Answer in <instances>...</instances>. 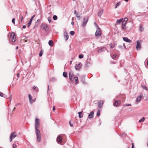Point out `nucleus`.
I'll return each mask as SVG.
<instances>
[{"mask_svg":"<svg viewBox=\"0 0 148 148\" xmlns=\"http://www.w3.org/2000/svg\"><path fill=\"white\" fill-rule=\"evenodd\" d=\"M40 125V123L38 119L36 118L35 122V131L37 140L38 142H40L41 139L40 132L39 130L38 129V128L39 127Z\"/></svg>","mask_w":148,"mask_h":148,"instance_id":"f257e3e1","label":"nucleus"},{"mask_svg":"<svg viewBox=\"0 0 148 148\" xmlns=\"http://www.w3.org/2000/svg\"><path fill=\"white\" fill-rule=\"evenodd\" d=\"M69 76L70 81L71 82L73 81L75 77L73 72L72 71H69Z\"/></svg>","mask_w":148,"mask_h":148,"instance_id":"f03ea898","label":"nucleus"},{"mask_svg":"<svg viewBox=\"0 0 148 148\" xmlns=\"http://www.w3.org/2000/svg\"><path fill=\"white\" fill-rule=\"evenodd\" d=\"M88 20V16H86L84 17L83 18V22L81 26L83 27H85L86 24L87 23Z\"/></svg>","mask_w":148,"mask_h":148,"instance_id":"7ed1b4c3","label":"nucleus"},{"mask_svg":"<svg viewBox=\"0 0 148 148\" xmlns=\"http://www.w3.org/2000/svg\"><path fill=\"white\" fill-rule=\"evenodd\" d=\"M41 27L43 29H44L45 31L47 32L49 29V26L45 23H42L41 25Z\"/></svg>","mask_w":148,"mask_h":148,"instance_id":"20e7f679","label":"nucleus"},{"mask_svg":"<svg viewBox=\"0 0 148 148\" xmlns=\"http://www.w3.org/2000/svg\"><path fill=\"white\" fill-rule=\"evenodd\" d=\"M10 40H11L13 42H15L16 40V38L14 33L12 32L11 34Z\"/></svg>","mask_w":148,"mask_h":148,"instance_id":"39448f33","label":"nucleus"},{"mask_svg":"<svg viewBox=\"0 0 148 148\" xmlns=\"http://www.w3.org/2000/svg\"><path fill=\"white\" fill-rule=\"evenodd\" d=\"M101 35V29L99 27H98L95 33V36L96 37L100 36Z\"/></svg>","mask_w":148,"mask_h":148,"instance_id":"423d86ee","label":"nucleus"},{"mask_svg":"<svg viewBox=\"0 0 148 148\" xmlns=\"http://www.w3.org/2000/svg\"><path fill=\"white\" fill-rule=\"evenodd\" d=\"M64 38L65 39V40L66 41L68 40L69 38V35L68 34V33L66 31V30H64Z\"/></svg>","mask_w":148,"mask_h":148,"instance_id":"0eeeda50","label":"nucleus"},{"mask_svg":"<svg viewBox=\"0 0 148 148\" xmlns=\"http://www.w3.org/2000/svg\"><path fill=\"white\" fill-rule=\"evenodd\" d=\"M16 136V133L14 132L12 133L10 135V141H11L12 139L14 138Z\"/></svg>","mask_w":148,"mask_h":148,"instance_id":"6e6552de","label":"nucleus"},{"mask_svg":"<svg viewBox=\"0 0 148 148\" xmlns=\"http://www.w3.org/2000/svg\"><path fill=\"white\" fill-rule=\"evenodd\" d=\"M141 48V45L140 42L138 41H137V45L136 49L137 50H140Z\"/></svg>","mask_w":148,"mask_h":148,"instance_id":"1a4fd4ad","label":"nucleus"},{"mask_svg":"<svg viewBox=\"0 0 148 148\" xmlns=\"http://www.w3.org/2000/svg\"><path fill=\"white\" fill-rule=\"evenodd\" d=\"M82 66V65L80 63H79V64H77L75 66V69L76 70H79L80 69Z\"/></svg>","mask_w":148,"mask_h":148,"instance_id":"9d476101","label":"nucleus"},{"mask_svg":"<svg viewBox=\"0 0 148 148\" xmlns=\"http://www.w3.org/2000/svg\"><path fill=\"white\" fill-rule=\"evenodd\" d=\"M143 95L142 94V93H141L140 94L139 96L137 97L136 99V102H139L140 101L141 98L143 97Z\"/></svg>","mask_w":148,"mask_h":148,"instance_id":"9b49d317","label":"nucleus"},{"mask_svg":"<svg viewBox=\"0 0 148 148\" xmlns=\"http://www.w3.org/2000/svg\"><path fill=\"white\" fill-rule=\"evenodd\" d=\"M28 97L30 103H32L33 102L35 101L36 99H34L33 101L32 100V97L30 94H29Z\"/></svg>","mask_w":148,"mask_h":148,"instance_id":"f8f14e48","label":"nucleus"},{"mask_svg":"<svg viewBox=\"0 0 148 148\" xmlns=\"http://www.w3.org/2000/svg\"><path fill=\"white\" fill-rule=\"evenodd\" d=\"M62 137L60 135L58 136L57 138V140L59 142L61 143L62 141Z\"/></svg>","mask_w":148,"mask_h":148,"instance_id":"ddd939ff","label":"nucleus"},{"mask_svg":"<svg viewBox=\"0 0 148 148\" xmlns=\"http://www.w3.org/2000/svg\"><path fill=\"white\" fill-rule=\"evenodd\" d=\"M94 112L93 111H92L90 112L88 116V118L89 119L92 118L93 117Z\"/></svg>","mask_w":148,"mask_h":148,"instance_id":"4468645a","label":"nucleus"},{"mask_svg":"<svg viewBox=\"0 0 148 148\" xmlns=\"http://www.w3.org/2000/svg\"><path fill=\"white\" fill-rule=\"evenodd\" d=\"M104 102L103 101H100V102L98 103V106L99 107L101 108L102 107V105L103 104Z\"/></svg>","mask_w":148,"mask_h":148,"instance_id":"2eb2a0df","label":"nucleus"},{"mask_svg":"<svg viewBox=\"0 0 148 148\" xmlns=\"http://www.w3.org/2000/svg\"><path fill=\"white\" fill-rule=\"evenodd\" d=\"M124 41L128 42H132V41L129 39L127 37H124L123 38Z\"/></svg>","mask_w":148,"mask_h":148,"instance_id":"dca6fc26","label":"nucleus"},{"mask_svg":"<svg viewBox=\"0 0 148 148\" xmlns=\"http://www.w3.org/2000/svg\"><path fill=\"white\" fill-rule=\"evenodd\" d=\"M121 103V101H116L113 104L114 105L116 106H118Z\"/></svg>","mask_w":148,"mask_h":148,"instance_id":"f3484780","label":"nucleus"},{"mask_svg":"<svg viewBox=\"0 0 148 148\" xmlns=\"http://www.w3.org/2000/svg\"><path fill=\"white\" fill-rule=\"evenodd\" d=\"M105 50V48L104 47H103L101 48L100 49H99L98 51V52L99 53H101L102 52L104 51Z\"/></svg>","mask_w":148,"mask_h":148,"instance_id":"a211bd4d","label":"nucleus"},{"mask_svg":"<svg viewBox=\"0 0 148 148\" xmlns=\"http://www.w3.org/2000/svg\"><path fill=\"white\" fill-rule=\"evenodd\" d=\"M123 20V18H121L120 19H117L116 21V24H118L121 22H122Z\"/></svg>","mask_w":148,"mask_h":148,"instance_id":"6ab92c4d","label":"nucleus"},{"mask_svg":"<svg viewBox=\"0 0 148 148\" xmlns=\"http://www.w3.org/2000/svg\"><path fill=\"white\" fill-rule=\"evenodd\" d=\"M103 11V10H99L98 12V15L100 16H101L102 15Z\"/></svg>","mask_w":148,"mask_h":148,"instance_id":"aec40b11","label":"nucleus"},{"mask_svg":"<svg viewBox=\"0 0 148 148\" xmlns=\"http://www.w3.org/2000/svg\"><path fill=\"white\" fill-rule=\"evenodd\" d=\"M48 43L49 45L51 46H52L54 44L53 41L51 40H49V41Z\"/></svg>","mask_w":148,"mask_h":148,"instance_id":"412c9836","label":"nucleus"},{"mask_svg":"<svg viewBox=\"0 0 148 148\" xmlns=\"http://www.w3.org/2000/svg\"><path fill=\"white\" fill-rule=\"evenodd\" d=\"M83 111L78 112V114H79V118H82L83 117V114H82Z\"/></svg>","mask_w":148,"mask_h":148,"instance_id":"4be33fe9","label":"nucleus"},{"mask_svg":"<svg viewBox=\"0 0 148 148\" xmlns=\"http://www.w3.org/2000/svg\"><path fill=\"white\" fill-rule=\"evenodd\" d=\"M39 22H40V20L39 19L37 20V21L36 22L35 25L34 27V29L35 28V27H36L37 26V25L39 23Z\"/></svg>","mask_w":148,"mask_h":148,"instance_id":"5701e85b","label":"nucleus"},{"mask_svg":"<svg viewBox=\"0 0 148 148\" xmlns=\"http://www.w3.org/2000/svg\"><path fill=\"white\" fill-rule=\"evenodd\" d=\"M110 46L112 48H114L115 47L114 43L113 42L111 43L110 45Z\"/></svg>","mask_w":148,"mask_h":148,"instance_id":"b1692460","label":"nucleus"},{"mask_svg":"<svg viewBox=\"0 0 148 148\" xmlns=\"http://www.w3.org/2000/svg\"><path fill=\"white\" fill-rule=\"evenodd\" d=\"M126 23H125L122 22V28L123 29H124L125 28V27L126 25Z\"/></svg>","mask_w":148,"mask_h":148,"instance_id":"393cba45","label":"nucleus"},{"mask_svg":"<svg viewBox=\"0 0 148 148\" xmlns=\"http://www.w3.org/2000/svg\"><path fill=\"white\" fill-rule=\"evenodd\" d=\"M63 76L65 77H67V74L66 72H64L63 73Z\"/></svg>","mask_w":148,"mask_h":148,"instance_id":"a878e982","label":"nucleus"},{"mask_svg":"<svg viewBox=\"0 0 148 148\" xmlns=\"http://www.w3.org/2000/svg\"><path fill=\"white\" fill-rule=\"evenodd\" d=\"M117 56H118L117 54L116 53H115L111 57L113 59H115L116 58H117Z\"/></svg>","mask_w":148,"mask_h":148,"instance_id":"bb28decb","label":"nucleus"},{"mask_svg":"<svg viewBox=\"0 0 148 148\" xmlns=\"http://www.w3.org/2000/svg\"><path fill=\"white\" fill-rule=\"evenodd\" d=\"M74 79L75 80V84H77L79 83V81L78 80V77H75L74 78Z\"/></svg>","mask_w":148,"mask_h":148,"instance_id":"cd10ccee","label":"nucleus"},{"mask_svg":"<svg viewBox=\"0 0 148 148\" xmlns=\"http://www.w3.org/2000/svg\"><path fill=\"white\" fill-rule=\"evenodd\" d=\"M33 89L37 92H38V88L35 86H33Z\"/></svg>","mask_w":148,"mask_h":148,"instance_id":"c85d7f7f","label":"nucleus"},{"mask_svg":"<svg viewBox=\"0 0 148 148\" xmlns=\"http://www.w3.org/2000/svg\"><path fill=\"white\" fill-rule=\"evenodd\" d=\"M32 19H30V21H29V22L28 23V24H27V26L28 27H29L31 24V23L32 22Z\"/></svg>","mask_w":148,"mask_h":148,"instance_id":"c756f323","label":"nucleus"},{"mask_svg":"<svg viewBox=\"0 0 148 148\" xmlns=\"http://www.w3.org/2000/svg\"><path fill=\"white\" fill-rule=\"evenodd\" d=\"M128 20V19L127 18H125L123 20L122 22H124V23H126Z\"/></svg>","mask_w":148,"mask_h":148,"instance_id":"7c9ffc66","label":"nucleus"},{"mask_svg":"<svg viewBox=\"0 0 148 148\" xmlns=\"http://www.w3.org/2000/svg\"><path fill=\"white\" fill-rule=\"evenodd\" d=\"M145 118L144 117H143L140 120H139V122L140 123L143 122L145 121Z\"/></svg>","mask_w":148,"mask_h":148,"instance_id":"2f4dec72","label":"nucleus"},{"mask_svg":"<svg viewBox=\"0 0 148 148\" xmlns=\"http://www.w3.org/2000/svg\"><path fill=\"white\" fill-rule=\"evenodd\" d=\"M43 50H41L39 53V55L40 57L43 54Z\"/></svg>","mask_w":148,"mask_h":148,"instance_id":"473e14b6","label":"nucleus"},{"mask_svg":"<svg viewBox=\"0 0 148 148\" xmlns=\"http://www.w3.org/2000/svg\"><path fill=\"white\" fill-rule=\"evenodd\" d=\"M120 4H121V3L120 2L117 3L115 5V8L116 9V8H117V7L118 6H119Z\"/></svg>","mask_w":148,"mask_h":148,"instance_id":"72a5a7b5","label":"nucleus"},{"mask_svg":"<svg viewBox=\"0 0 148 148\" xmlns=\"http://www.w3.org/2000/svg\"><path fill=\"white\" fill-rule=\"evenodd\" d=\"M53 19L54 20H56L58 19L57 16L56 15H54L53 16Z\"/></svg>","mask_w":148,"mask_h":148,"instance_id":"f704fd0d","label":"nucleus"},{"mask_svg":"<svg viewBox=\"0 0 148 148\" xmlns=\"http://www.w3.org/2000/svg\"><path fill=\"white\" fill-rule=\"evenodd\" d=\"M100 115V111L98 110L97 113V116H99Z\"/></svg>","mask_w":148,"mask_h":148,"instance_id":"c9c22d12","label":"nucleus"},{"mask_svg":"<svg viewBox=\"0 0 148 148\" xmlns=\"http://www.w3.org/2000/svg\"><path fill=\"white\" fill-rule=\"evenodd\" d=\"M84 57V55L82 54H80L79 55V57L80 59L83 58Z\"/></svg>","mask_w":148,"mask_h":148,"instance_id":"e433bc0d","label":"nucleus"},{"mask_svg":"<svg viewBox=\"0 0 148 148\" xmlns=\"http://www.w3.org/2000/svg\"><path fill=\"white\" fill-rule=\"evenodd\" d=\"M70 34L71 35H74V34H75V32L74 31H71L70 32Z\"/></svg>","mask_w":148,"mask_h":148,"instance_id":"4c0bfd02","label":"nucleus"},{"mask_svg":"<svg viewBox=\"0 0 148 148\" xmlns=\"http://www.w3.org/2000/svg\"><path fill=\"white\" fill-rule=\"evenodd\" d=\"M142 87L144 89L146 90H147V87L144 85H142Z\"/></svg>","mask_w":148,"mask_h":148,"instance_id":"58836bf2","label":"nucleus"},{"mask_svg":"<svg viewBox=\"0 0 148 148\" xmlns=\"http://www.w3.org/2000/svg\"><path fill=\"white\" fill-rule=\"evenodd\" d=\"M47 19L48 20V21L49 23H50L51 21V18L50 17H48L47 18Z\"/></svg>","mask_w":148,"mask_h":148,"instance_id":"ea45409f","label":"nucleus"},{"mask_svg":"<svg viewBox=\"0 0 148 148\" xmlns=\"http://www.w3.org/2000/svg\"><path fill=\"white\" fill-rule=\"evenodd\" d=\"M123 106L124 107L131 106V104H125L123 105Z\"/></svg>","mask_w":148,"mask_h":148,"instance_id":"a19ab883","label":"nucleus"},{"mask_svg":"<svg viewBox=\"0 0 148 148\" xmlns=\"http://www.w3.org/2000/svg\"><path fill=\"white\" fill-rule=\"evenodd\" d=\"M13 147L14 148H16L17 147V145H16V144L14 143L13 144Z\"/></svg>","mask_w":148,"mask_h":148,"instance_id":"79ce46f5","label":"nucleus"},{"mask_svg":"<svg viewBox=\"0 0 148 148\" xmlns=\"http://www.w3.org/2000/svg\"><path fill=\"white\" fill-rule=\"evenodd\" d=\"M69 123L70 124V126L71 127H73V123H71V121H70L69 122Z\"/></svg>","mask_w":148,"mask_h":148,"instance_id":"37998d69","label":"nucleus"},{"mask_svg":"<svg viewBox=\"0 0 148 148\" xmlns=\"http://www.w3.org/2000/svg\"><path fill=\"white\" fill-rule=\"evenodd\" d=\"M15 18H13L12 20V23H14V24H15Z\"/></svg>","mask_w":148,"mask_h":148,"instance_id":"c03bdc74","label":"nucleus"},{"mask_svg":"<svg viewBox=\"0 0 148 148\" xmlns=\"http://www.w3.org/2000/svg\"><path fill=\"white\" fill-rule=\"evenodd\" d=\"M76 17L77 18L78 20H80L81 19V17L79 15V16H76Z\"/></svg>","mask_w":148,"mask_h":148,"instance_id":"a18cd8bd","label":"nucleus"},{"mask_svg":"<svg viewBox=\"0 0 148 148\" xmlns=\"http://www.w3.org/2000/svg\"><path fill=\"white\" fill-rule=\"evenodd\" d=\"M0 96L3 97V94L1 92H0Z\"/></svg>","mask_w":148,"mask_h":148,"instance_id":"49530a36","label":"nucleus"},{"mask_svg":"<svg viewBox=\"0 0 148 148\" xmlns=\"http://www.w3.org/2000/svg\"><path fill=\"white\" fill-rule=\"evenodd\" d=\"M94 24L97 27V28H98V27H99L97 25L96 23L95 22H94Z\"/></svg>","mask_w":148,"mask_h":148,"instance_id":"de8ad7c7","label":"nucleus"},{"mask_svg":"<svg viewBox=\"0 0 148 148\" xmlns=\"http://www.w3.org/2000/svg\"><path fill=\"white\" fill-rule=\"evenodd\" d=\"M21 104V103H18L16 104L15 105V106H18L19 105H20Z\"/></svg>","mask_w":148,"mask_h":148,"instance_id":"09e8293b","label":"nucleus"},{"mask_svg":"<svg viewBox=\"0 0 148 148\" xmlns=\"http://www.w3.org/2000/svg\"><path fill=\"white\" fill-rule=\"evenodd\" d=\"M121 135L123 136H126V134L125 133H123Z\"/></svg>","mask_w":148,"mask_h":148,"instance_id":"8fccbe9b","label":"nucleus"},{"mask_svg":"<svg viewBox=\"0 0 148 148\" xmlns=\"http://www.w3.org/2000/svg\"><path fill=\"white\" fill-rule=\"evenodd\" d=\"M55 110V106H53V111H54Z\"/></svg>","mask_w":148,"mask_h":148,"instance_id":"3c124183","label":"nucleus"},{"mask_svg":"<svg viewBox=\"0 0 148 148\" xmlns=\"http://www.w3.org/2000/svg\"><path fill=\"white\" fill-rule=\"evenodd\" d=\"M35 16V15H33V16L32 17V18H31V19H32V21L33 18H34V17Z\"/></svg>","mask_w":148,"mask_h":148,"instance_id":"603ef678","label":"nucleus"},{"mask_svg":"<svg viewBox=\"0 0 148 148\" xmlns=\"http://www.w3.org/2000/svg\"><path fill=\"white\" fill-rule=\"evenodd\" d=\"M142 26H140V30L141 31H142Z\"/></svg>","mask_w":148,"mask_h":148,"instance_id":"864d4df0","label":"nucleus"},{"mask_svg":"<svg viewBox=\"0 0 148 148\" xmlns=\"http://www.w3.org/2000/svg\"><path fill=\"white\" fill-rule=\"evenodd\" d=\"M23 19V16H22L21 17V22H22Z\"/></svg>","mask_w":148,"mask_h":148,"instance_id":"5fc2aeb1","label":"nucleus"},{"mask_svg":"<svg viewBox=\"0 0 148 148\" xmlns=\"http://www.w3.org/2000/svg\"><path fill=\"white\" fill-rule=\"evenodd\" d=\"M26 26L25 25H24L23 26V28H24V29L25 28H26Z\"/></svg>","mask_w":148,"mask_h":148,"instance_id":"6e6d98bb","label":"nucleus"},{"mask_svg":"<svg viewBox=\"0 0 148 148\" xmlns=\"http://www.w3.org/2000/svg\"><path fill=\"white\" fill-rule=\"evenodd\" d=\"M19 76H20L19 73H18L17 74V76L18 78L19 77Z\"/></svg>","mask_w":148,"mask_h":148,"instance_id":"4d7b16f0","label":"nucleus"},{"mask_svg":"<svg viewBox=\"0 0 148 148\" xmlns=\"http://www.w3.org/2000/svg\"><path fill=\"white\" fill-rule=\"evenodd\" d=\"M132 146L131 148H134V143H132Z\"/></svg>","mask_w":148,"mask_h":148,"instance_id":"13d9d810","label":"nucleus"},{"mask_svg":"<svg viewBox=\"0 0 148 148\" xmlns=\"http://www.w3.org/2000/svg\"><path fill=\"white\" fill-rule=\"evenodd\" d=\"M74 24V22L73 21H72V22H71L72 25H73Z\"/></svg>","mask_w":148,"mask_h":148,"instance_id":"bf43d9fd","label":"nucleus"},{"mask_svg":"<svg viewBox=\"0 0 148 148\" xmlns=\"http://www.w3.org/2000/svg\"><path fill=\"white\" fill-rule=\"evenodd\" d=\"M76 10H75L74 11V14H75L76 15Z\"/></svg>","mask_w":148,"mask_h":148,"instance_id":"052dcab7","label":"nucleus"},{"mask_svg":"<svg viewBox=\"0 0 148 148\" xmlns=\"http://www.w3.org/2000/svg\"><path fill=\"white\" fill-rule=\"evenodd\" d=\"M12 98V95H10V98Z\"/></svg>","mask_w":148,"mask_h":148,"instance_id":"680f3d73","label":"nucleus"},{"mask_svg":"<svg viewBox=\"0 0 148 148\" xmlns=\"http://www.w3.org/2000/svg\"><path fill=\"white\" fill-rule=\"evenodd\" d=\"M49 85L48 86V90L49 89Z\"/></svg>","mask_w":148,"mask_h":148,"instance_id":"e2e57ef3","label":"nucleus"},{"mask_svg":"<svg viewBox=\"0 0 148 148\" xmlns=\"http://www.w3.org/2000/svg\"><path fill=\"white\" fill-rule=\"evenodd\" d=\"M147 65L148 66V60H147Z\"/></svg>","mask_w":148,"mask_h":148,"instance_id":"0e129e2a","label":"nucleus"},{"mask_svg":"<svg viewBox=\"0 0 148 148\" xmlns=\"http://www.w3.org/2000/svg\"><path fill=\"white\" fill-rule=\"evenodd\" d=\"M18 46H17L16 47V49H18Z\"/></svg>","mask_w":148,"mask_h":148,"instance_id":"69168bd1","label":"nucleus"},{"mask_svg":"<svg viewBox=\"0 0 148 148\" xmlns=\"http://www.w3.org/2000/svg\"><path fill=\"white\" fill-rule=\"evenodd\" d=\"M15 108L14 107V109L13 110V111H14L15 110Z\"/></svg>","mask_w":148,"mask_h":148,"instance_id":"338daca9","label":"nucleus"},{"mask_svg":"<svg viewBox=\"0 0 148 148\" xmlns=\"http://www.w3.org/2000/svg\"><path fill=\"white\" fill-rule=\"evenodd\" d=\"M79 16V15H78V13H77V14H76V16Z\"/></svg>","mask_w":148,"mask_h":148,"instance_id":"774afa93","label":"nucleus"}]
</instances>
